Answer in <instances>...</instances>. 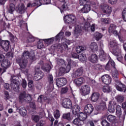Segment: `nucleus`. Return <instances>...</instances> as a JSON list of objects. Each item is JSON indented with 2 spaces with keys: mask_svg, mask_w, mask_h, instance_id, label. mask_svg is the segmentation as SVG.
Masks as SVG:
<instances>
[{
  "mask_svg": "<svg viewBox=\"0 0 126 126\" xmlns=\"http://www.w3.org/2000/svg\"><path fill=\"white\" fill-rule=\"evenodd\" d=\"M63 32H61L55 37H52L47 39H43V41L47 45H50V44L53 43L54 40H55V41H60L61 39H62V44H58L57 45V49H59L60 50H68V46L67 45H70L71 42L66 38H63Z\"/></svg>",
  "mask_w": 126,
  "mask_h": 126,
  "instance_id": "obj_1",
  "label": "nucleus"
},
{
  "mask_svg": "<svg viewBox=\"0 0 126 126\" xmlns=\"http://www.w3.org/2000/svg\"><path fill=\"white\" fill-rule=\"evenodd\" d=\"M41 67L45 72H49L52 69V67L49 64H47L45 66L44 62L42 61H40L39 63L37 64V67H35L34 78L36 80H40V79H42L44 77V73L40 70Z\"/></svg>",
  "mask_w": 126,
  "mask_h": 126,
  "instance_id": "obj_2",
  "label": "nucleus"
},
{
  "mask_svg": "<svg viewBox=\"0 0 126 126\" xmlns=\"http://www.w3.org/2000/svg\"><path fill=\"white\" fill-rule=\"evenodd\" d=\"M29 58L30 60H32V61H35L36 60L35 56L33 55L32 56H30V53L29 51H24L22 56V59L17 60V63H18L21 68H25L26 67L28 63L27 60Z\"/></svg>",
  "mask_w": 126,
  "mask_h": 126,
  "instance_id": "obj_3",
  "label": "nucleus"
},
{
  "mask_svg": "<svg viewBox=\"0 0 126 126\" xmlns=\"http://www.w3.org/2000/svg\"><path fill=\"white\" fill-rule=\"evenodd\" d=\"M66 61L68 63L66 67V69L64 67H61L59 70V76H62V75H63L64 73L69 72L70 71V69L72 66H74L75 65V63L73 61H71L70 58H67L66 59Z\"/></svg>",
  "mask_w": 126,
  "mask_h": 126,
  "instance_id": "obj_4",
  "label": "nucleus"
},
{
  "mask_svg": "<svg viewBox=\"0 0 126 126\" xmlns=\"http://www.w3.org/2000/svg\"><path fill=\"white\" fill-rule=\"evenodd\" d=\"M32 97L31 95L26 94V92H23L20 94L19 97V101L20 103H23V102H31Z\"/></svg>",
  "mask_w": 126,
  "mask_h": 126,
  "instance_id": "obj_5",
  "label": "nucleus"
},
{
  "mask_svg": "<svg viewBox=\"0 0 126 126\" xmlns=\"http://www.w3.org/2000/svg\"><path fill=\"white\" fill-rule=\"evenodd\" d=\"M64 21L66 24L73 25L76 22V17L73 14H69L64 17Z\"/></svg>",
  "mask_w": 126,
  "mask_h": 126,
  "instance_id": "obj_6",
  "label": "nucleus"
},
{
  "mask_svg": "<svg viewBox=\"0 0 126 126\" xmlns=\"http://www.w3.org/2000/svg\"><path fill=\"white\" fill-rule=\"evenodd\" d=\"M100 8L102 10L104 13H106V14H108L110 15L112 12V7L109 6L108 4L104 3L103 4H101L100 5Z\"/></svg>",
  "mask_w": 126,
  "mask_h": 126,
  "instance_id": "obj_7",
  "label": "nucleus"
},
{
  "mask_svg": "<svg viewBox=\"0 0 126 126\" xmlns=\"http://www.w3.org/2000/svg\"><path fill=\"white\" fill-rule=\"evenodd\" d=\"M80 92L83 96L88 95L90 93V86L88 85L82 86L80 89Z\"/></svg>",
  "mask_w": 126,
  "mask_h": 126,
  "instance_id": "obj_8",
  "label": "nucleus"
},
{
  "mask_svg": "<svg viewBox=\"0 0 126 126\" xmlns=\"http://www.w3.org/2000/svg\"><path fill=\"white\" fill-rule=\"evenodd\" d=\"M62 106L66 109H71L72 108V103L69 98H64L62 101Z\"/></svg>",
  "mask_w": 126,
  "mask_h": 126,
  "instance_id": "obj_9",
  "label": "nucleus"
},
{
  "mask_svg": "<svg viewBox=\"0 0 126 126\" xmlns=\"http://www.w3.org/2000/svg\"><path fill=\"white\" fill-rule=\"evenodd\" d=\"M66 83H67V80L64 78H60L56 80V85L58 88L64 86Z\"/></svg>",
  "mask_w": 126,
  "mask_h": 126,
  "instance_id": "obj_10",
  "label": "nucleus"
},
{
  "mask_svg": "<svg viewBox=\"0 0 126 126\" xmlns=\"http://www.w3.org/2000/svg\"><path fill=\"white\" fill-rule=\"evenodd\" d=\"M94 108L91 104H88L86 105L84 108V113L86 115H90L93 112Z\"/></svg>",
  "mask_w": 126,
  "mask_h": 126,
  "instance_id": "obj_11",
  "label": "nucleus"
},
{
  "mask_svg": "<svg viewBox=\"0 0 126 126\" xmlns=\"http://www.w3.org/2000/svg\"><path fill=\"white\" fill-rule=\"evenodd\" d=\"M115 86L117 90H118V91H120L121 92H126V86L123 84L120 81H117Z\"/></svg>",
  "mask_w": 126,
  "mask_h": 126,
  "instance_id": "obj_12",
  "label": "nucleus"
},
{
  "mask_svg": "<svg viewBox=\"0 0 126 126\" xmlns=\"http://www.w3.org/2000/svg\"><path fill=\"white\" fill-rule=\"evenodd\" d=\"M11 88L12 90L17 92L19 90V85L17 83V81L15 79L11 80Z\"/></svg>",
  "mask_w": 126,
  "mask_h": 126,
  "instance_id": "obj_13",
  "label": "nucleus"
},
{
  "mask_svg": "<svg viewBox=\"0 0 126 126\" xmlns=\"http://www.w3.org/2000/svg\"><path fill=\"white\" fill-rule=\"evenodd\" d=\"M83 73V67H81L76 70L72 74V76L74 77V78H77V77H79V76H81V75Z\"/></svg>",
  "mask_w": 126,
  "mask_h": 126,
  "instance_id": "obj_14",
  "label": "nucleus"
},
{
  "mask_svg": "<svg viewBox=\"0 0 126 126\" xmlns=\"http://www.w3.org/2000/svg\"><path fill=\"white\" fill-rule=\"evenodd\" d=\"M83 73V67H81L76 70L72 74V76L74 77V78H77V77H79V76H81V75Z\"/></svg>",
  "mask_w": 126,
  "mask_h": 126,
  "instance_id": "obj_15",
  "label": "nucleus"
},
{
  "mask_svg": "<svg viewBox=\"0 0 126 126\" xmlns=\"http://www.w3.org/2000/svg\"><path fill=\"white\" fill-rule=\"evenodd\" d=\"M0 45L4 50L5 52H7L9 50V42L7 40L0 41Z\"/></svg>",
  "mask_w": 126,
  "mask_h": 126,
  "instance_id": "obj_16",
  "label": "nucleus"
},
{
  "mask_svg": "<svg viewBox=\"0 0 126 126\" xmlns=\"http://www.w3.org/2000/svg\"><path fill=\"white\" fill-rule=\"evenodd\" d=\"M82 20L85 23L84 25L82 24V28L83 30H85V31H88L90 28V23L88 22V19H85L84 17L81 18Z\"/></svg>",
  "mask_w": 126,
  "mask_h": 126,
  "instance_id": "obj_17",
  "label": "nucleus"
},
{
  "mask_svg": "<svg viewBox=\"0 0 126 126\" xmlns=\"http://www.w3.org/2000/svg\"><path fill=\"white\" fill-rule=\"evenodd\" d=\"M101 80L103 82V83H104V84H106L108 85V84H110L111 82H112V78L109 75H104L101 77Z\"/></svg>",
  "mask_w": 126,
  "mask_h": 126,
  "instance_id": "obj_18",
  "label": "nucleus"
},
{
  "mask_svg": "<svg viewBox=\"0 0 126 126\" xmlns=\"http://www.w3.org/2000/svg\"><path fill=\"white\" fill-rule=\"evenodd\" d=\"M116 110V102L111 101L108 104V111L109 113H115Z\"/></svg>",
  "mask_w": 126,
  "mask_h": 126,
  "instance_id": "obj_19",
  "label": "nucleus"
},
{
  "mask_svg": "<svg viewBox=\"0 0 126 126\" xmlns=\"http://www.w3.org/2000/svg\"><path fill=\"white\" fill-rule=\"evenodd\" d=\"M73 92L72 89L70 86L63 87L61 91V94H69V93H72Z\"/></svg>",
  "mask_w": 126,
  "mask_h": 126,
  "instance_id": "obj_20",
  "label": "nucleus"
},
{
  "mask_svg": "<svg viewBox=\"0 0 126 126\" xmlns=\"http://www.w3.org/2000/svg\"><path fill=\"white\" fill-rule=\"evenodd\" d=\"M91 9L90 5L86 4L79 10V12H80V13H88Z\"/></svg>",
  "mask_w": 126,
  "mask_h": 126,
  "instance_id": "obj_21",
  "label": "nucleus"
},
{
  "mask_svg": "<svg viewBox=\"0 0 126 126\" xmlns=\"http://www.w3.org/2000/svg\"><path fill=\"white\" fill-rule=\"evenodd\" d=\"M116 28H117V27H116V25L114 24H111L110 25V27L109 28V33L110 34H114V35H118V31L116 30Z\"/></svg>",
  "mask_w": 126,
  "mask_h": 126,
  "instance_id": "obj_22",
  "label": "nucleus"
},
{
  "mask_svg": "<svg viewBox=\"0 0 126 126\" xmlns=\"http://www.w3.org/2000/svg\"><path fill=\"white\" fill-rule=\"evenodd\" d=\"M88 60L93 63H96L98 62V56L95 54H93L88 58Z\"/></svg>",
  "mask_w": 126,
  "mask_h": 126,
  "instance_id": "obj_23",
  "label": "nucleus"
},
{
  "mask_svg": "<svg viewBox=\"0 0 126 126\" xmlns=\"http://www.w3.org/2000/svg\"><path fill=\"white\" fill-rule=\"evenodd\" d=\"M113 54L116 57L122 55V50L121 49V45L112 49Z\"/></svg>",
  "mask_w": 126,
  "mask_h": 126,
  "instance_id": "obj_24",
  "label": "nucleus"
},
{
  "mask_svg": "<svg viewBox=\"0 0 126 126\" xmlns=\"http://www.w3.org/2000/svg\"><path fill=\"white\" fill-rule=\"evenodd\" d=\"M110 64L112 66V69H114V68H116V63H115V62L113 60L110 59L106 65L105 69L106 70L110 69Z\"/></svg>",
  "mask_w": 126,
  "mask_h": 126,
  "instance_id": "obj_25",
  "label": "nucleus"
},
{
  "mask_svg": "<svg viewBox=\"0 0 126 126\" xmlns=\"http://www.w3.org/2000/svg\"><path fill=\"white\" fill-rule=\"evenodd\" d=\"M74 83L76 84L77 86H81L85 82V80L83 77H80L79 78H77L74 80Z\"/></svg>",
  "mask_w": 126,
  "mask_h": 126,
  "instance_id": "obj_26",
  "label": "nucleus"
},
{
  "mask_svg": "<svg viewBox=\"0 0 126 126\" xmlns=\"http://www.w3.org/2000/svg\"><path fill=\"white\" fill-rule=\"evenodd\" d=\"M16 10L21 14L24 13L25 12V6H24V4L21 3L19 5V6L16 8Z\"/></svg>",
  "mask_w": 126,
  "mask_h": 126,
  "instance_id": "obj_27",
  "label": "nucleus"
},
{
  "mask_svg": "<svg viewBox=\"0 0 126 126\" xmlns=\"http://www.w3.org/2000/svg\"><path fill=\"white\" fill-rule=\"evenodd\" d=\"M1 65L2 67H3V68H5V69H7L8 67L11 65V63L8 60H3V62L1 63Z\"/></svg>",
  "mask_w": 126,
  "mask_h": 126,
  "instance_id": "obj_28",
  "label": "nucleus"
},
{
  "mask_svg": "<svg viewBox=\"0 0 126 126\" xmlns=\"http://www.w3.org/2000/svg\"><path fill=\"white\" fill-rule=\"evenodd\" d=\"M72 113L75 116H77L79 114V111L80 110V107L77 104H75L72 108Z\"/></svg>",
  "mask_w": 126,
  "mask_h": 126,
  "instance_id": "obj_29",
  "label": "nucleus"
},
{
  "mask_svg": "<svg viewBox=\"0 0 126 126\" xmlns=\"http://www.w3.org/2000/svg\"><path fill=\"white\" fill-rule=\"evenodd\" d=\"M73 124H74L75 126H81L84 125V122L82 121V120L78 117L73 121Z\"/></svg>",
  "mask_w": 126,
  "mask_h": 126,
  "instance_id": "obj_30",
  "label": "nucleus"
},
{
  "mask_svg": "<svg viewBox=\"0 0 126 126\" xmlns=\"http://www.w3.org/2000/svg\"><path fill=\"white\" fill-rule=\"evenodd\" d=\"M109 45L110 48L112 49V50L113 49H115L116 48H118V47H119L120 46L118 44V42H117V40H116L110 41L109 43Z\"/></svg>",
  "mask_w": 126,
  "mask_h": 126,
  "instance_id": "obj_31",
  "label": "nucleus"
},
{
  "mask_svg": "<svg viewBox=\"0 0 126 126\" xmlns=\"http://www.w3.org/2000/svg\"><path fill=\"white\" fill-rule=\"evenodd\" d=\"M99 58L101 62H104V61L107 59V54L105 53L104 50H100L99 52Z\"/></svg>",
  "mask_w": 126,
  "mask_h": 126,
  "instance_id": "obj_32",
  "label": "nucleus"
},
{
  "mask_svg": "<svg viewBox=\"0 0 126 126\" xmlns=\"http://www.w3.org/2000/svg\"><path fill=\"white\" fill-rule=\"evenodd\" d=\"M100 97L99 93H94L92 94L91 100L93 102H97Z\"/></svg>",
  "mask_w": 126,
  "mask_h": 126,
  "instance_id": "obj_33",
  "label": "nucleus"
},
{
  "mask_svg": "<svg viewBox=\"0 0 126 126\" xmlns=\"http://www.w3.org/2000/svg\"><path fill=\"white\" fill-rule=\"evenodd\" d=\"M83 29H82V25L81 24H79V25H76V26H75V34H76V35H77V34H79V33H80V32H81L82 31Z\"/></svg>",
  "mask_w": 126,
  "mask_h": 126,
  "instance_id": "obj_34",
  "label": "nucleus"
},
{
  "mask_svg": "<svg viewBox=\"0 0 126 126\" xmlns=\"http://www.w3.org/2000/svg\"><path fill=\"white\" fill-rule=\"evenodd\" d=\"M90 48L93 52H97L98 51V45L96 42H92L90 45Z\"/></svg>",
  "mask_w": 126,
  "mask_h": 126,
  "instance_id": "obj_35",
  "label": "nucleus"
},
{
  "mask_svg": "<svg viewBox=\"0 0 126 126\" xmlns=\"http://www.w3.org/2000/svg\"><path fill=\"white\" fill-rule=\"evenodd\" d=\"M111 74L112 77L115 78V79L119 77V71L117 70V68H114V69H111Z\"/></svg>",
  "mask_w": 126,
  "mask_h": 126,
  "instance_id": "obj_36",
  "label": "nucleus"
},
{
  "mask_svg": "<svg viewBox=\"0 0 126 126\" xmlns=\"http://www.w3.org/2000/svg\"><path fill=\"white\" fill-rule=\"evenodd\" d=\"M67 9H68V7L67 6L66 3L62 2V6L60 8L61 13H63V12L67 10Z\"/></svg>",
  "mask_w": 126,
  "mask_h": 126,
  "instance_id": "obj_37",
  "label": "nucleus"
},
{
  "mask_svg": "<svg viewBox=\"0 0 126 126\" xmlns=\"http://www.w3.org/2000/svg\"><path fill=\"white\" fill-rule=\"evenodd\" d=\"M78 118L82 122H84V121L87 119V114L83 112H81L79 114H78Z\"/></svg>",
  "mask_w": 126,
  "mask_h": 126,
  "instance_id": "obj_38",
  "label": "nucleus"
},
{
  "mask_svg": "<svg viewBox=\"0 0 126 126\" xmlns=\"http://www.w3.org/2000/svg\"><path fill=\"white\" fill-rule=\"evenodd\" d=\"M122 33H126V31L124 29L121 28V29H120V35L118 33L117 34L118 36L119 40L120 41V42H121V43H123L124 42V39H123V35H122Z\"/></svg>",
  "mask_w": 126,
  "mask_h": 126,
  "instance_id": "obj_39",
  "label": "nucleus"
},
{
  "mask_svg": "<svg viewBox=\"0 0 126 126\" xmlns=\"http://www.w3.org/2000/svg\"><path fill=\"white\" fill-rule=\"evenodd\" d=\"M19 113L21 115V116L24 117V116H26L27 111L26 110L25 107H21L19 109Z\"/></svg>",
  "mask_w": 126,
  "mask_h": 126,
  "instance_id": "obj_40",
  "label": "nucleus"
},
{
  "mask_svg": "<svg viewBox=\"0 0 126 126\" xmlns=\"http://www.w3.org/2000/svg\"><path fill=\"white\" fill-rule=\"evenodd\" d=\"M102 90L104 93H109L112 91V89L110 86L106 85L103 87Z\"/></svg>",
  "mask_w": 126,
  "mask_h": 126,
  "instance_id": "obj_41",
  "label": "nucleus"
},
{
  "mask_svg": "<svg viewBox=\"0 0 126 126\" xmlns=\"http://www.w3.org/2000/svg\"><path fill=\"white\" fill-rule=\"evenodd\" d=\"M40 117L39 115H32V120L34 123H38L40 121Z\"/></svg>",
  "mask_w": 126,
  "mask_h": 126,
  "instance_id": "obj_42",
  "label": "nucleus"
},
{
  "mask_svg": "<svg viewBox=\"0 0 126 126\" xmlns=\"http://www.w3.org/2000/svg\"><path fill=\"white\" fill-rule=\"evenodd\" d=\"M116 114L118 117L122 116V107L120 105L116 107Z\"/></svg>",
  "mask_w": 126,
  "mask_h": 126,
  "instance_id": "obj_43",
  "label": "nucleus"
},
{
  "mask_svg": "<svg viewBox=\"0 0 126 126\" xmlns=\"http://www.w3.org/2000/svg\"><path fill=\"white\" fill-rule=\"evenodd\" d=\"M78 59L81 62H85V61H86L87 59L86 56L83 53H81L79 55Z\"/></svg>",
  "mask_w": 126,
  "mask_h": 126,
  "instance_id": "obj_44",
  "label": "nucleus"
},
{
  "mask_svg": "<svg viewBox=\"0 0 126 126\" xmlns=\"http://www.w3.org/2000/svg\"><path fill=\"white\" fill-rule=\"evenodd\" d=\"M14 10H15V5L13 3L10 4V7L8 9L9 13H11V14H12Z\"/></svg>",
  "mask_w": 126,
  "mask_h": 126,
  "instance_id": "obj_45",
  "label": "nucleus"
},
{
  "mask_svg": "<svg viewBox=\"0 0 126 126\" xmlns=\"http://www.w3.org/2000/svg\"><path fill=\"white\" fill-rule=\"evenodd\" d=\"M63 119H65V120H67L68 121H71V117L70 116V113L63 114Z\"/></svg>",
  "mask_w": 126,
  "mask_h": 126,
  "instance_id": "obj_46",
  "label": "nucleus"
},
{
  "mask_svg": "<svg viewBox=\"0 0 126 126\" xmlns=\"http://www.w3.org/2000/svg\"><path fill=\"white\" fill-rule=\"evenodd\" d=\"M54 117L56 119H60L61 117V113H60V111L59 110H56L54 113Z\"/></svg>",
  "mask_w": 126,
  "mask_h": 126,
  "instance_id": "obj_47",
  "label": "nucleus"
},
{
  "mask_svg": "<svg viewBox=\"0 0 126 126\" xmlns=\"http://www.w3.org/2000/svg\"><path fill=\"white\" fill-rule=\"evenodd\" d=\"M116 100L119 103H122L124 102V96L119 95L116 96Z\"/></svg>",
  "mask_w": 126,
  "mask_h": 126,
  "instance_id": "obj_48",
  "label": "nucleus"
},
{
  "mask_svg": "<svg viewBox=\"0 0 126 126\" xmlns=\"http://www.w3.org/2000/svg\"><path fill=\"white\" fill-rule=\"evenodd\" d=\"M95 36L96 41H99V40L101 39L102 37H103V35L99 32H96L95 33Z\"/></svg>",
  "mask_w": 126,
  "mask_h": 126,
  "instance_id": "obj_49",
  "label": "nucleus"
},
{
  "mask_svg": "<svg viewBox=\"0 0 126 126\" xmlns=\"http://www.w3.org/2000/svg\"><path fill=\"white\" fill-rule=\"evenodd\" d=\"M46 99L47 97L44 96V95H41L38 97V102H40V103H42V102H44V100H46Z\"/></svg>",
  "mask_w": 126,
  "mask_h": 126,
  "instance_id": "obj_50",
  "label": "nucleus"
},
{
  "mask_svg": "<svg viewBox=\"0 0 126 126\" xmlns=\"http://www.w3.org/2000/svg\"><path fill=\"white\" fill-rule=\"evenodd\" d=\"M48 82L50 85H53V83H54V79L53 78V75L50 74L48 76Z\"/></svg>",
  "mask_w": 126,
  "mask_h": 126,
  "instance_id": "obj_51",
  "label": "nucleus"
},
{
  "mask_svg": "<svg viewBox=\"0 0 126 126\" xmlns=\"http://www.w3.org/2000/svg\"><path fill=\"white\" fill-rule=\"evenodd\" d=\"M107 120L109 121V122H114L115 120H116V117L112 115H109L107 117Z\"/></svg>",
  "mask_w": 126,
  "mask_h": 126,
  "instance_id": "obj_52",
  "label": "nucleus"
},
{
  "mask_svg": "<svg viewBox=\"0 0 126 126\" xmlns=\"http://www.w3.org/2000/svg\"><path fill=\"white\" fill-rule=\"evenodd\" d=\"M37 49H42L44 48V44H43V42H41L40 40L37 42Z\"/></svg>",
  "mask_w": 126,
  "mask_h": 126,
  "instance_id": "obj_53",
  "label": "nucleus"
},
{
  "mask_svg": "<svg viewBox=\"0 0 126 126\" xmlns=\"http://www.w3.org/2000/svg\"><path fill=\"white\" fill-rule=\"evenodd\" d=\"M34 41H35V37L32 35H30L29 36V38L27 40L28 43H32V42H34Z\"/></svg>",
  "mask_w": 126,
  "mask_h": 126,
  "instance_id": "obj_54",
  "label": "nucleus"
},
{
  "mask_svg": "<svg viewBox=\"0 0 126 126\" xmlns=\"http://www.w3.org/2000/svg\"><path fill=\"white\" fill-rule=\"evenodd\" d=\"M101 125L102 126H110V123L106 120H103L101 122Z\"/></svg>",
  "mask_w": 126,
  "mask_h": 126,
  "instance_id": "obj_55",
  "label": "nucleus"
},
{
  "mask_svg": "<svg viewBox=\"0 0 126 126\" xmlns=\"http://www.w3.org/2000/svg\"><path fill=\"white\" fill-rule=\"evenodd\" d=\"M57 63L59 65H63V64H64L65 63H64V60L63 59H58Z\"/></svg>",
  "mask_w": 126,
  "mask_h": 126,
  "instance_id": "obj_56",
  "label": "nucleus"
},
{
  "mask_svg": "<svg viewBox=\"0 0 126 126\" xmlns=\"http://www.w3.org/2000/svg\"><path fill=\"white\" fill-rule=\"evenodd\" d=\"M103 68V67L100 64H96L94 66V69L95 70H101Z\"/></svg>",
  "mask_w": 126,
  "mask_h": 126,
  "instance_id": "obj_57",
  "label": "nucleus"
},
{
  "mask_svg": "<svg viewBox=\"0 0 126 126\" xmlns=\"http://www.w3.org/2000/svg\"><path fill=\"white\" fill-rule=\"evenodd\" d=\"M37 5V2H30L27 5V7H33V6H36Z\"/></svg>",
  "mask_w": 126,
  "mask_h": 126,
  "instance_id": "obj_58",
  "label": "nucleus"
},
{
  "mask_svg": "<svg viewBox=\"0 0 126 126\" xmlns=\"http://www.w3.org/2000/svg\"><path fill=\"white\" fill-rule=\"evenodd\" d=\"M54 126H64L61 122L59 123V121L56 120L54 122Z\"/></svg>",
  "mask_w": 126,
  "mask_h": 126,
  "instance_id": "obj_59",
  "label": "nucleus"
},
{
  "mask_svg": "<svg viewBox=\"0 0 126 126\" xmlns=\"http://www.w3.org/2000/svg\"><path fill=\"white\" fill-rule=\"evenodd\" d=\"M123 20L126 22V8L124 9L122 12Z\"/></svg>",
  "mask_w": 126,
  "mask_h": 126,
  "instance_id": "obj_60",
  "label": "nucleus"
},
{
  "mask_svg": "<svg viewBox=\"0 0 126 126\" xmlns=\"http://www.w3.org/2000/svg\"><path fill=\"white\" fill-rule=\"evenodd\" d=\"M22 86L24 88H26V87L27 86V82L24 79H22Z\"/></svg>",
  "mask_w": 126,
  "mask_h": 126,
  "instance_id": "obj_61",
  "label": "nucleus"
},
{
  "mask_svg": "<svg viewBox=\"0 0 126 126\" xmlns=\"http://www.w3.org/2000/svg\"><path fill=\"white\" fill-rule=\"evenodd\" d=\"M98 22H103V23H109V19H104L103 18H102L100 19V21H98Z\"/></svg>",
  "mask_w": 126,
  "mask_h": 126,
  "instance_id": "obj_62",
  "label": "nucleus"
},
{
  "mask_svg": "<svg viewBox=\"0 0 126 126\" xmlns=\"http://www.w3.org/2000/svg\"><path fill=\"white\" fill-rule=\"evenodd\" d=\"M45 122L44 121H40L35 126H45Z\"/></svg>",
  "mask_w": 126,
  "mask_h": 126,
  "instance_id": "obj_63",
  "label": "nucleus"
},
{
  "mask_svg": "<svg viewBox=\"0 0 126 126\" xmlns=\"http://www.w3.org/2000/svg\"><path fill=\"white\" fill-rule=\"evenodd\" d=\"M100 109H106V102H102L100 104Z\"/></svg>",
  "mask_w": 126,
  "mask_h": 126,
  "instance_id": "obj_64",
  "label": "nucleus"
}]
</instances>
